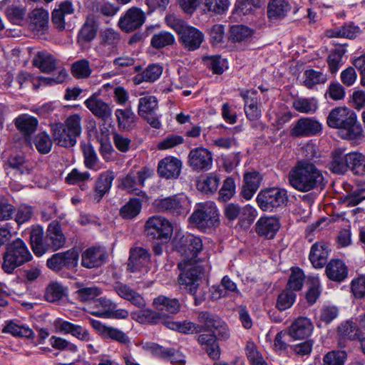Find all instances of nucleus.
Listing matches in <instances>:
<instances>
[{
	"mask_svg": "<svg viewBox=\"0 0 365 365\" xmlns=\"http://www.w3.org/2000/svg\"><path fill=\"white\" fill-rule=\"evenodd\" d=\"M145 16L139 9H129L118 21V26L125 32H130L140 28L144 23Z\"/></svg>",
	"mask_w": 365,
	"mask_h": 365,
	"instance_id": "16",
	"label": "nucleus"
},
{
	"mask_svg": "<svg viewBox=\"0 0 365 365\" xmlns=\"http://www.w3.org/2000/svg\"><path fill=\"white\" fill-rule=\"evenodd\" d=\"M261 180L262 177L257 172H251L245 175V183L242 187V194L246 200H250L252 197L259 187Z\"/></svg>",
	"mask_w": 365,
	"mask_h": 365,
	"instance_id": "34",
	"label": "nucleus"
},
{
	"mask_svg": "<svg viewBox=\"0 0 365 365\" xmlns=\"http://www.w3.org/2000/svg\"><path fill=\"white\" fill-rule=\"evenodd\" d=\"M346 52L345 48L343 46H339L335 48L329 55L327 62L332 73H336L339 69L342 64L343 56Z\"/></svg>",
	"mask_w": 365,
	"mask_h": 365,
	"instance_id": "52",
	"label": "nucleus"
},
{
	"mask_svg": "<svg viewBox=\"0 0 365 365\" xmlns=\"http://www.w3.org/2000/svg\"><path fill=\"white\" fill-rule=\"evenodd\" d=\"M338 335L339 336V345L344 346L343 340H355L358 338V329L356 324L351 320L341 323L338 327Z\"/></svg>",
	"mask_w": 365,
	"mask_h": 365,
	"instance_id": "46",
	"label": "nucleus"
},
{
	"mask_svg": "<svg viewBox=\"0 0 365 365\" xmlns=\"http://www.w3.org/2000/svg\"><path fill=\"white\" fill-rule=\"evenodd\" d=\"M64 295L63 287L58 282H52L46 288L45 299L49 302H55L61 299Z\"/></svg>",
	"mask_w": 365,
	"mask_h": 365,
	"instance_id": "60",
	"label": "nucleus"
},
{
	"mask_svg": "<svg viewBox=\"0 0 365 365\" xmlns=\"http://www.w3.org/2000/svg\"><path fill=\"white\" fill-rule=\"evenodd\" d=\"M304 84L308 88H312L318 84H324L327 81V74L320 71L308 69L304 71Z\"/></svg>",
	"mask_w": 365,
	"mask_h": 365,
	"instance_id": "49",
	"label": "nucleus"
},
{
	"mask_svg": "<svg viewBox=\"0 0 365 365\" xmlns=\"http://www.w3.org/2000/svg\"><path fill=\"white\" fill-rule=\"evenodd\" d=\"M114 178V173L109 170L99 175L94 186L93 195V198L96 202H100L103 197L109 192Z\"/></svg>",
	"mask_w": 365,
	"mask_h": 365,
	"instance_id": "24",
	"label": "nucleus"
},
{
	"mask_svg": "<svg viewBox=\"0 0 365 365\" xmlns=\"http://www.w3.org/2000/svg\"><path fill=\"white\" fill-rule=\"evenodd\" d=\"M163 73V67L158 64L149 65L143 72L133 78L135 84L138 85L143 81L153 83L157 81Z\"/></svg>",
	"mask_w": 365,
	"mask_h": 365,
	"instance_id": "37",
	"label": "nucleus"
},
{
	"mask_svg": "<svg viewBox=\"0 0 365 365\" xmlns=\"http://www.w3.org/2000/svg\"><path fill=\"white\" fill-rule=\"evenodd\" d=\"M30 26L33 30L44 31L48 28L49 14L43 9H35L29 15Z\"/></svg>",
	"mask_w": 365,
	"mask_h": 365,
	"instance_id": "35",
	"label": "nucleus"
},
{
	"mask_svg": "<svg viewBox=\"0 0 365 365\" xmlns=\"http://www.w3.org/2000/svg\"><path fill=\"white\" fill-rule=\"evenodd\" d=\"M326 274L329 279L341 282L347 277L348 270L343 261L331 259L326 267Z\"/></svg>",
	"mask_w": 365,
	"mask_h": 365,
	"instance_id": "32",
	"label": "nucleus"
},
{
	"mask_svg": "<svg viewBox=\"0 0 365 365\" xmlns=\"http://www.w3.org/2000/svg\"><path fill=\"white\" fill-rule=\"evenodd\" d=\"M257 91H242L240 96L245 101V112L247 118L250 120H255L260 118L261 111L257 107V101L255 97Z\"/></svg>",
	"mask_w": 365,
	"mask_h": 365,
	"instance_id": "25",
	"label": "nucleus"
},
{
	"mask_svg": "<svg viewBox=\"0 0 365 365\" xmlns=\"http://www.w3.org/2000/svg\"><path fill=\"white\" fill-rule=\"evenodd\" d=\"M346 358L345 351H331L324 356L323 365H344Z\"/></svg>",
	"mask_w": 365,
	"mask_h": 365,
	"instance_id": "62",
	"label": "nucleus"
},
{
	"mask_svg": "<svg viewBox=\"0 0 365 365\" xmlns=\"http://www.w3.org/2000/svg\"><path fill=\"white\" fill-rule=\"evenodd\" d=\"M46 237L53 250L63 247L66 243V237L62 232L59 222L56 220L52 221L48 225Z\"/></svg>",
	"mask_w": 365,
	"mask_h": 365,
	"instance_id": "26",
	"label": "nucleus"
},
{
	"mask_svg": "<svg viewBox=\"0 0 365 365\" xmlns=\"http://www.w3.org/2000/svg\"><path fill=\"white\" fill-rule=\"evenodd\" d=\"M189 220L199 230L205 232L220 225L219 211L212 202L199 203L196 205Z\"/></svg>",
	"mask_w": 365,
	"mask_h": 365,
	"instance_id": "6",
	"label": "nucleus"
},
{
	"mask_svg": "<svg viewBox=\"0 0 365 365\" xmlns=\"http://www.w3.org/2000/svg\"><path fill=\"white\" fill-rule=\"evenodd\" d=\"M197 341L211 359L216 360L220 358V351L215 333L200 334L198 336Z\"/></svg>",
	"mask_w": 365,
	"mask_h": 365,
	"instance_id": "29",
	"label": "nucleus"
},
{
	"mask_svg": "<svg viewBox=\"0 0 365 365\" xmlns=\"http://www.w3.org/2000/svg\"><path fill=\"white\" fill-rule=\"evenodd\" d=\"M182 168V162L177 158L168 156L159 161L158 173L166 179L177 178Z\"/></svg>",
	"mask_w": 365,
	"mask_h": 365,
	"instance_id": "18",
	"label": "nucleus"
},
{
	"mask_svg": "<svg viewBox=\"0 0 365 365\" xmlns=\"http://www.w3.org/2000/svg\"><path fill=\"white\" fill-rule=\"evenodd\" d=\"M14 124L24 135H30L36 131L38 120L36 118L23 114L15 119Z\"/></svg>",
	"mask_w": 365,
	"mask_h": 365,
	"instance_id": "41",
	"label": "nucleus"
},
{
	"mask_svg": "<svg viewBox=\"0 0 365 365\" xmlns=\"http://www.w3.org/2000/svg\"><path fill=\"white\" fill-rule=\"evenodd\" d=\"M202 274V268L200 266H192L182 272L178 277L180 288L187 290L194 297L195 306L201 304L205 299V293L202 295H197Z\"/></svg>",
	"mask_w": 365,
	"mask_h": 365,
	"instance_id": "7",
	"label": "nucleus"
},
{
	"mask_svg": "<svg viewBox=\"0 0 365 365\" xmlns=\"http://www.w3.org/2000/svg\"><path fill=\"white\" fill-rule=\"evenodd\" d=\"M32 255L25 242L18 238L8 244L3 255L1 269L7 274L14 273L16 268L29 262Z\"/></svg>",
	"mask_w": 365,
	"mask_h": 365,
	"instance_id": "5",
	"label": "nucleus"
},
{
	"mask_svg": "<svg viewBox=\"0 0 365 365\" xmlns=\"http://www.w3.org/2000/svg\"><path fill=\"white\" fill-rule=\"evenodd\" d=\"M348 169L354 175H365V156L361 153L352 152L346 154Z\"/></svg>",
	"mask_w": 365,
	"mask_h": 365,
	"instance_id": "43",
	"label": "nucleus"
},
{
	"mask_svg": "<svg viewBox=\"0 0 365 365\" xmlns=\"http://www.w3.org/2000/svg\"><path fill=\"white\" fill-rule=\"evenodd\" d=\"M252 34V30L244 25H233L230 29V39L233 42L246 41Z\"/></svg>",
	"mask_w": 365,
	"mask_h": 365,
	"instance_id": "56",
	"label": "nucleus"
},
{
	"mask_svg": "<svg viewBox=\"0 0 365 365\" xmlns=\"http://www.w3.org/2000/svg\"><path fill=\"white\" fill-rule=\"evenodd\" d=\"M220 181V177L216 173H211L198 180L197 188L206 194L213 193L217 190Z\"/></svg>",
	"mask_w": 365,
	"mask_h": 365,
	"instance_id": "40",
	"label": "nucleus"
},
{
	"mask_svg": "<svg viewBox=\"0 0 365 365\" xmlns=\"http://www.w3.org/2000/svg\"><path fill=\"white\" fill-rule=\"evenodd\" d=\"M106 252L101 247H89L81 255V265L86 268L98 267L104 264Z\"/></svg>",
	"mask_w": 365,
	"mask_h": 365,
	"instance_id": "19",
	"label": "nucleus"
},
{
	"mask_svg": "<svg viewBox=\"0 0 365 365\" xmlns=\"http://www.w3.org/2000/svg\"><path fill=\"white\" fill-rule=\"evenodd\" d=\"M52 140L48 134L46 132H41L36 135L34 144L40 153L47 154L51 150L53 145Z\"/></svg>",
	"mask_w": 365,
	"mask_h": 365,
	"instance_id": "61",
	"label": "nucleus"
},
{
	"mask_svg": "<svg viewBox=\"0 0 365 365\" xmlns=\"http://www.w3.org/2000/svg\"><path fill=\"white\" fill-rule=\"evenodd\" d=\"M33 64L42 72L50 73L56 68V59L45 51H38L33 60Z\"/></svg>",
	"mask_w": 365,
	"mask_h": 365,
	"instance_id": "38",
	"label": "nucleus"
},
{
	"mask_svg": "<svg viewBox=\"0 0 365 365\" xmlns=\"http://www.w3.org/2000/svg\"><path fill=\"white\" fill-rule=\"evenodd\" d=\"M84 105L96 117L103 120H107L111 116V106L100 98L96 93L86 99Z\"/></svg>",
	"mask_w": 365,
	"mask_h": 365,
	"instance_id": "17",
	"label": "nucleus"
},
{
	"mask_svg": "<svg viewBox=\"0 0 365 365\" xmlns=\"http://www.w3.org/2000/svg\"><path fill=\"white\" fill-rule=\"evenodd\" d=\"M291 6L285 0H272L267 6V16L270 19L284 18L290 11Z\"/></svg>",
	"mask_w": 365,
	"mask_h": 365,
	"instance_id": "36",
	"label": "nucleus"
},
{
	"mask_svg": "<svg viewBox=\"0 0 365 365\" xmlns=\"http://www.w3.org/2000/svg\"><path fill=\"white\" fill-rule=\"evenodd\" d=\"M115 307V303L109 299L100 297L93 300L88 307L91 314L103 318H107L111 309Z\"/></svg>",
	"mask_w": 365,
	"mask_h": 365,
	"instance_id": "33",
	"label": "nucleus"
},
{
	"mask_svg": "<svg viewBox=\"0 0 365 365\" xmlns=\"http://www.w3.org/2000/svg\"><path fill=\"white\" fill-rule=\"evenodd\" d=\"M328 255V245L323 242H316L312 246L309 260L315 268H322L327 263Z\"/></svg>",
	"mask_w": 365,
	"mask_h": 365,
	"instance_id": "27",
	"label": "nucleus"
},
{
	"mask_svg": "<svg viewBox=\"0 0 365 365\" xmlns=\"http://www.w3.org/2000/svg\"><path fill=\"white\" fill-rule=\"evenodd\" d=\"M288 180L293 188L302 192L322 190L327 184L324 172L308 160H298L290 170Z\"/></svg>",
	"mask_w": 365,
	"mask_h": 365,
	"instance_id": "1",
	"label": "nucleus"
},
{
	"mask_svg": "<svg viewBox=\"0 0 365 365\" xmlns=\"http://www.w3.org/2000/svg\"><path fill=\"white\" fill-rule=\"evenodd\" d=\"M187 164L197 172L208 170L212 165V154L203 147L193 148L188 154Z\"/></svg>",
	"mask_w": 365,
	"mask_h": 365,
	"instance_id": "13",
	"label": "nucleus"
},
{
	"mask_svg": "<svg viewBox=\"0 0 365 365\" xmlns=\"http://www.w3.org/2000/svg\"><path fill=\"white\" fill-rule=\"evenodd\" d=\"M327 123L330 128L339 129L341 136L348 140L356 139L362 131L356 114L346 107L332 109L327 118Z\"/></svg>",
	"mask_w": 365,
	"mask_h": 365,
	"instance_id": "2",
	"label": "nucleus"
},
{
	"mask_svg": "<svg viewBox=\"0 0 365 365\" xmlns=\"http://www.w3.org/2000/svg\"><path fill=\"white\" fill-rule=\"evenodd\" d=\"M296 297L297 295L295 292L285 288L277 297L276 307L279 311H284L289 309L294 304Z\"/></svg>",
	"mask_w": 365,
	"mask_h": 365,
	"instance_id": "51",
	"label": "nucleus"
},
{
	"mask_svg": "<svg viewBox=\"0 0 365 365\" xmlns=\"http://www.w3.org/2000/svg\"><path fill=\"white\" fill-rule=\"evenodd\" d=\"M115 115L120 130L130 131L135 127L137 117L130 108H118L115 111Z\"/></svg>",
	"mask_w": 365,
	"mask_h": 365,
	"instance_id": "28",
	"label": "nucleus"
},
{
	"mask_svg": "<svg viewBox=\"0 0 365 365\" xmlns=\"http://www.w3.org/2000/svg\"><path fill=\"white\" fill-rule=\"evenodd\" d=\"M51 135L53 141L58 145L63 148H72L80 136L81 128V118L78 114L68 116L64 123H55L51 125Z\"/></svg>",
	"mask_w": 365,
	"mask_h": 365,
	"instance_id": "4",
	"label": "nucleus"
},
{
	"mask_svg": "<svg viewBox=\"0 0 365 365\" xmlns=\"http://www.w3.org/2000/svg\"><path fill=\"white\" fill-rule=\"evenodd\" d=\"M4 167L6 170L11 169L19 174L29 173L30 171L28 161L20 155L9 157Z\"/></svg>",
	"mask_w": 365,
	"mask_h": 365,
	"instance_id": "45",
	"label": "nucleus"
},
{
	"mask_svg": "<svg viewBox=\"0 0 365 365\" xmlns=\"http://www.w3.org/2000/svg\"><path fill=\"white\" fill-rule=\"evenodd\" d=\"M145 232L152 240L167 242L172 237L173 227L165 217L154 215L147 220L145 225Z\"/></svg>",
	"mask_w": 365,
	"mask_h": 365,
	"instance_id": "9",
	"label": "nucleus"
},
{
	"mask_svg": "<svg viewBox=\"0 0 365 365\" xmlns=\"http://www.w3.org/2000/svg\"><path fill=\"white\" fill-rule=\"evenodd\" d=\"M91 323L93 328L103 339H110L128 346L130 345V339L122 330L111 326L106 325L100 321L95 319H92Z\"/></svg>",
	"mask_w": 365,
	"mask_h": 365,
	"instance_id": "14",
	"label": "nucleus"
},
{
	"mask_svg": "<svg viewBox=\"0 0 365 365\" xmlns=\"http://www.w3.org/2000/svg\"><path fill=\"white\" fill-rule=\"evenodd\" d=\"M142 205L140 198L132 197L120 207L119 214L125 220H132L140 214Z\"/></svg>",
	"mask_w": 365,
	"mask_h": 365,
	"instance_id": "39",
	"label": "nucleus"
},
{
	"mask_svg": "<svg viewBox=\"0 0 365 365\" xmlns=\"http://www.w3.org/2000/svg\"><path fill=\"white\" fill-rule=\"evenodd\" d=\"M113 289L120 298L130 302L137 307L142 308L145 306L144 298L130 286L116 282L113 284Z\"/></svg>",
	"mask_w": 365,
	"mask_h": 365,
	"instance_id": "23",
	"label": "nucleus"
},
{
	"mask_svg": "<svg viewBox=\"0 0 365 365\" xmlns=\"http://www.w3.org/2000/svg\"><path fill=\"white\" fill-rule=\"evenodd\" d=\"M81 148L86 167L91 170H98V158L93 146L90 143L83 144Z\"/></svg>",
	"mask_w": 365,
	"mask_h": 365,
	"instance_id": "55",
	"label": "nucleus"
},
{
	"mask_svg": "<svg viewBox=\"0 0 365 365\" xmlns=\"http://www.w3.org/2000/svg\"><path fill=\"white\" fill-rule=\"evenodd\" d=\"M280 227L279 218L276 217H261L255 225L258 235L272 239Z\"/></svg>",
	"mask_w": 365,
	"mask_h": 365,
	"instance_id": "22",
	"label": "nucleus"
},
{
	"mask_svg": "<svg viewBox=\"0 0 365 365\" xmlns=\"http://www.w3.org/2000/svg\"><path fill=\"white\" fill-rule=\"evenodd\" d=\"M150 258V255L146 249L140 247L131 248L127 269L130 272L139 271L148 264Z\"/></svg>",
	"mask_w": 365,
	"mask_h": 365,
	"instance_id": "21",
	"label": "nucleus"
},
{
	"mask_svg": "<svg viewBox=\"0 0 365 365\" xmlns=\"http://www.w3.org/2000/svg\"><path fill=\"white\" fill-rule=\"evenodd\" d=\"M136 320L141 324H156L163 322V316L161 313L146 309L138 313Z\"/></svg>",
	"mask_w": 365,
	"mask_h": 365,
	"instance_id": "54",
	"label": "nucleus"
},
{
	"mask_svg": "<svg viewBox=\"0 0 365 365\" xmlns=\"http://www.w3.org/2000/svg\"><path fill=\"white\" fill-rule=\"evenodd\" d=\"M100 45L109 48H115L120 41V34L111 28L102 30L100 33Z\"/></svg>",
	"mask_w": 365,
	"mask_h": 365,
	"instance_id": "47",
	"label": "nucleus"
},
{
	"mask_svg": "<svg viewBox=\"0 0 365 365\" xmlns=\"http://www.w3.org/2000/svg\"><path fill=\"white\" fill-rule=\"evenodd\" d=\"M330 170L336 174L345 173L348 170L346 154H344L341 150H334L332 153Z\"/></svg>",
	"mask_w": 365,
	"mask_h": 365,
	"instance_id": "48",
	"label": "nucleus"
},
{
	"mask_svg": "<svg viewBox=\"0 0 365 365\" xmlns=\"http://www.w3.org/2000/svg\"><path fill=\"white\" fill-rule=\"evenodd\" d=\"M288 196L286 190L271 187L261 190L257 196L259 208L264 212H274L286 205Z\"/></svg>",
	"mask_w": 365,
	"mask_h": 365,
	"instance_id": "8",
	"label": "nucleus"
},
{
	"mask_svg": "<svg viewBox=\"0 0 365 365\" xmlns=\"http://www.w3.org/2000/svg\"><path fill=\"white\" fill-rule=\"evenodd\" d=\"M121 185L123 188L128 190L129 192L134 193L138 196H145L144 192L136 188V186L139 185L137 182V177L134 173H130L123 178Z\"/></svg>",
	"mask_w": 365,
	"mask_h": 365,
	"instance_id": "64",
	"label": "nucleus"
},
{
	"mask_svg": "<svg viewBox=\"0 0 365 365\" xmlns=\"http://www.w3.org/2000/svg\"><path fill=\"white\" fill-rule=\"evenodd\" d=\"M175 43L174 36L168 31H160L155 34L150 41L151 46L155 48H162Z\"/></svg>",
	"mask_w": 365,
	"mask_h": 365,
	"instance_id": "53",
	"label": "nucleus"
},
{
	"mask_svg": "<svg viewBox=\"0 0 365 365\" xmlns=\"http://www.w3.org/2000/svg\"><path fill=\"white\" fill-rule=\"evenodd\" d=\"M153 304L158 310L172 314H177L180 309V304L177 299H171L163 295L155 298Z\"/></svg>",
	"mask_w": 365,
	"mask_h": 365,
	"instance_id": "42",
	"label": "nucleus"
},
{
	"mask_svg": "<svg viewBox=\"0 0 365 365\" xmlns=\"http://www.w3.org/2000/svg\"><path fill=\"white\" fill-rule=\"evenodd\" d=\"M158 108V100L153 96L140 98L138 106V113L142 118L154 114Z\"/></svg>",
	"mask_w": 365,
	"mask_h": 365,
	"instance_id": "44",
	"label": "nucleus"
},
{
	"mask_svg": "<svg viewBox=\"0 0 365 365\" xmlns=\"http://www.w3.org/2000/svg\"><path fill=\"white\" fill-rule=\"evenodd\" d=\"M304 280V274L303 271L298 267L293 268L286 288L293 291L294 292L295 291H299L303 287Z\"/></svg>",
	"mask_w": 365,
	"mask_h": 365,
	"instance_id": "57",
	"label": "nucleus"
},
{
	"mask_svg": "<svg viewBox=\"0 0 365 365\" xmlns=\"http://www.w3.org/2000/svg\"><path fill=\"white\" fill-rule=\"evenodd\" d=\"M78 252L75 249L61 252L53 255L47 259L46 264L49 269L58 272L63 269H74L78 262Z\"/></svg>",
	"mask_w": 365,
	"mask_h": 365,
	"instance_id": "11",
	"label": "nucleus"
},
{
	"mask_svg": "<svg viewBox=\"0 0 365 365\" xmlns=\"http://www.w3.org/2000/svg\"><path fill=\"white\" fill-rule=\"evenodd\" d=\"M176 248L182 255L192 259L202 250L203 244L200 237L186 234L177 242Z\"/></svg>",
	"mask_w": 365,
	"mask_h": 365,
	"instance_id": "15",
	"label": "nucleus"
},
{
	"mask_svg": "<svg viewBox=\"0 0 365 365\" xmlns=\"http://www.w3.org/2000/svg\"><path fill=\"white\" fill-rule=\"evenodd\" d=\"M198 322L204 324L205 330L214 331L220 327V319L208 312H200L197 317Z\"/></svg>",
	"mask_w": 365,
	"mask_h": 365,
	"instance_id": "58",
	"label": "nucleus"
},
{
	"mask_svg": "<svg viewBox=\"0 0 365 365\" xmlns=\"http://www.w3.org/2000/svg\"><path fill=\"white\" fill-rule=\"evenodd\" d=\"M293 108L302 113H313L318 108L317 101L314 98H298L293 101Z\"/></svg>",
	"mask_w": 365,
	"mask_h": 365,
	"instance_id": "50",
	"label": "nucleus"
},
{
	"mask_svg": "<svg viewBox=\"0 0 365 365\" xmlns=\"http://www.w3.org/2000/svg\"><path fill=\"white\" fill-rule=\"evenodd\" d=\"M156 208L175 216L185 217L191 208L190 201L185 195H173L155 200Z\"/></svg>",
	"mask_w": 365,
	"mask_h": 365,
	"instance_id": "10",
	"label": "nucleus"
},
{
	"mask_svg": "<svg viewBox=\"0 0 365 365\" xmlns=\"http://www.w3.org/2000/svg\"><path fill=\"white\" fill-rule=\"evenodd\" d=\"M358 27L353 24H344L340 27H336L329 31V37H344L348 38H354L358 32Z\"/></svg>",
	"mask_w": 365,
	"mask_h": 365,
	"instance_id": "59",
	"label": "nucleus"
},
{
	"mask_svg": "<svg viewBox=\"0 0 365 365\" xmlns=\"http://www.w3.org/2000/svg\"><path fill=\"white\" fill-rule=\"evenodd\" d=\"M314 329L312 321L305 317L296 319L288 330V334L294 339H303L311 335Z\"/></svg>",
	"mask_w": 365,
	"mask_h": 365,
	"instance_id": "20",
	"label": "nucleus"
},
{
	"mask_svg": "<svg viewBox=\"0 0 365 365\" xmlns=\"http://www.w3.org/2000/svg\"><path fill=\"white\" fill-rule=\"evenodd\" d=\"M71 72L73 76L76 78H85L91 75L92 70L90 68L88 61L81 59L73 63Z\"/></svg>",
	"mask_w": 365,
	"mask_h": 365,
	"instance_id": "63",
	"label": "nucleus"
},
{
	"mask_svg": "<svg viewBox=\"0 0 365 365\" xmlns=\"http://www.w3.org/2000/svg\"><path fill=\"white\" fill-rule=\"evenodd\" d=\"M2 332L10 334L14 337L31 339L34 338V332L29 326L15 322L14 321L6 322V324L2 329Z\"/></svg>",
	"mask_w": 365,
	"mask_h": 365,
	"instance_id": "30",
	"label": "nucleus"
},
{
	"mask_svg": "<svg viewBox=\"0 0 365 365\" xmlns=\"http://www.w3.org/2000/svg\"><path fill=\"white\" fill-rule=\"evenodd\" d=\"M98 24L93 16H88L78 34V41L88 43L93 41L97 34Z\"/></svg>",
	"mask_w": 365,
	"mask_h": 365,
	"instance_id": "31",
	"label": "nucleus"
},
{
	"mask_svg": "<svg viewBox=\"0 0 365 365\" xmlns=\"http://www.w3.org/2000/svg\"><path fill=\"white\" fill-rule=\"evenodd\" d=\"M322 124L313 117H301L294 122L290 129V135L294 138H306L320 135Z\"/></svg>",
	"mask_w": 365,
	"mask_h": 365,
	"instance_id": "12",
	"label": "nucleus"
},
{
	"mask_svg": "<svg viewBox=\"0 0 365 365\" xmlns=\"http://www.w3.org/2000/svg\"><path fill=\"white\" fill-rule=\"evenodd\" d=\"M166 24L173 29L178 36V41L187 51H194L200 48L204 41V34L196 27L189 25L175 14L165 16Z\"/></svg>",
	"mask_w": 365,
	"mask_h": 365,
	"instance_id": "3",
	"label": "nucleus"
}]
</instances>
